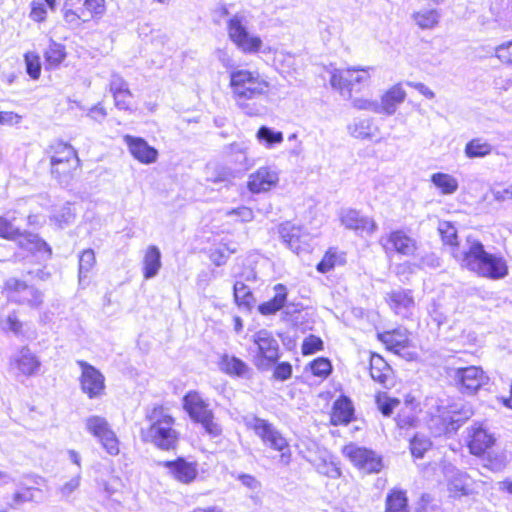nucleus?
<instances>
[{"label":"nucleus","mask_w":512,"mask_h":512,"mask_svg":"<svg viewBox=\"0 0 512 512\" xmlns=\"http://www.w3.org/2000/svg\"><path fill=\"white\" fill-rule=\"evenodd\" d=\"M459 265L479 277L490 280L504 279L509 273L505 258L500 254L489 253L481 241L468 236L462 246L452 251Z\"/></svg>","instance_id":"1"},{"label":"nucleus","mask_w":512,"mask_h":512,"mask_svg":"<svg viewBox=\"0 0 512 512\" xmlns=\"http://www.w3.org/2000/svg\"><path fill=\"white\" fill-rule=\"evenodd\" d=\"M229 87L235 105L248 116H258L264 107L260 101L268 97L270 83L256 70L233 69Z\"/></svg>","instance_id":"2"},{"label":"nucleus","mask_w":512,"mask_h":512,"mask_svg":"<svg viewBox=\"0 0 512 512\" xmlns=\"http://www.w3.org/2000/svg\"><path fill=\"white\" fill-rule=\"evenodd\" d=\"M147 427L140 431L141 438L160 450L170 451L177 447L179 432L174 428L175 419L163 406L147 409L145 415Z\"/></svg>","instance_id":"3"},{"label":"nucleus","mask_w":512,"mask_h":512,"mask_svg":"<svg viewBox=\"0 0 512 512\" xmlns=\"http://www.w3.org/2000/svg\"><path fill=\"white\" fill-rule=\"evenodd\" d=\"M183 406L190 418L200 423L210 436L217 437L221 434L222 429L214 421V415L209 409V404L198 392H188L183 398Z\"/></svg>","instance_id":"4"},{"label":"nucleus","mask_w":512,"mask_h":512,"mask_svg":"<svg viewBox=\"0 0 512 512\" xmlns=\"http://www.w3.org/2000/svg\"><path fill=\"white\" fill-rule=\"evenodd\" d=\"M248 426L254 430L255 434L261 438L263 443L270 448L281 452L280 462L288 465L291 461V452L289 444L283 435L267 420L253 417L248 422Z\"/></svg>","instance_id":"5"},{"label":"nucleus","mask_w":512,"mask_h":512,"mask_svg":"<svg viewBox=\"0 0 512 512\" xmlns=\"http://www.w3.org/2000/svg\"><path fill=\"white\" fill-rule=\"evenodd\" d=\"M252 340L257 346V354L254 357V365L259 370H268L280 358L278 341L272 333L266 329L257 331Z\"/></svg>","instance_id":"6"},{"label":"nucleus","mask_w":512,"mask_h":512,"mask_svg":"<svg viewBox=\"0 0 512 512\" xmlns=\"http://www.w3.org/2000/svg\"><path fill=\"white\" fill-rule=\"evenodd\" d=\"M246 22V17L243 14L233 15L227 23L228 35L231 41L244 53H256L262 46V40L247 31Z\"/></svg>","instance_id":"7"},{"label":"nucleus","mask_w":512,"mask_h":512,"mask_svg":"<svg viewBox=\"0 0 512 512\" xmlns=\"http://www.w3.org/2000/svg\"><path fill=\"white\" fill-rule=\"evenodd\" d=\"M368 79V70L365 69H334L331 72L330 85L344 97L350 98L352 91H359L361 84Z\"/></svg>","instance_id":"8"},{"label":"nucleus","mask_w":512,"mask_h":512,"mask_svg":"<svg viewBox=\"0 0 512 512\" xmlns=\"http://www.w3.org/2000/svg\"><path fill=\"white\" fill-rule=\"evenodd\" d=\"M85 429L101 443L103 449L109 455L116 456L119 454V440L106 418L98 415L87 417L85 419Z\"/></svg>","instance_id":"9"},{"label":"nucleus","mask_w":512,"mask_h":512,"mask_svg":"<svg viewBox=\"0 0 512 512\" xmlns=\"http://www.w3.org/2000/svg\"><path fill=\"white\" fill-rule=\"evenodd\" d=\"M343 453L363 472L378 473L383 468L382 457L374 451L350 444L344 447Z\"/></svg>","instance_id":"10"},{"label":"nucleus","mask_w":512,"mask_h":512,"mask_svg":"<svg viewBox=\"0 0 512 512\" xmlns=\"http://www.w3.org/2000/svg\"><path fill=\"white\" fill-rule=\"evenodd\" d=\"M278 233L283 243L296 254L309 250L311 236L301 226L287 221L279 226Z\"/></svg>","instance_id":"11"},{"label":"nucleus","mask_w":512,"mask_h":512,"mask_svg":"<svg viewBox=\"0 0 512 512\" xmlns=\"http://www.w3.org/2000/svg\"><path fill=\"white\" fill-rule=\"evenodd\" d=\"M6 288L10 291L9 299L15 303L38 307L42 301V293L33 286L15 278L6 281Z\"/></svg>","instance_id":"12"},{"label":"nucleus","mask_w":512,"mask_h":512,"mask_svg":"<svg viewBox=\"0 0 512 512\" xmlns=\"http://www.w3.org/2000/svg\"><path fill=\"white\" fill-rule=\"evenodd\" d=\"M81 368L80 384L84 393L90 399L101 396L105 389V378L103 374L89 363L80 360L77 362Z\"/></svg>","instance_id":"13"},{"label":"nucleus","mask_w":512,"mask_h":512,"mask_svg":"<svg viewBox=\"0 0 512 512\" xmlns=\"http://www.w3.org/2000/svg\"><path fill=\"white\" fill-rule=\"evenodd\" d=\"M454 379L462 392L473 394L487 383L488 377L480 367L469 366L455 371Z\"/></svg>","instance_id":"14"},{"label":"nucleus","mask_w":512,"mask_h":512,"mask_svg":"<svg viewBox=\"0 0 512 512\" xmlns=\"http://www.w3.org/2000/svg\"><path fill=\"white\" fill-rule=\"evenodd\" d=\"M470 452L480 456L490 449L496 442L494 433L490 432L484 423H475L470 428Z\"/></svg>","instance_id":"15"},{"label":"nucleus","mask_w":512,"mask_h":512,"mask_svg":"<svg viewBox=\"0 0 512 512\" xmlns=\"http://www.w3.org/2000/svg\"><path fill=\"white\" fill-rule=\"evenodd\" d=\"M159 465L167 468L169 474L175 480L184 484L193 482L198 475L197 464L195 462H188L182 457L173 461L160 462Z\"/></svg>","instance_id":"16"},{"label":"nucleus","mask_w":512,"mask_h":512,"mask_svg":"<svg viewBox=\"0 0 512 512\" xmlns=\"http://www.w3.org/2000/svg\"><path fill=\"white\" fill-rule=\"evenodd\" d=\"M341 223L350 230L359 235H371L377 230L375 221L367 216L362 215L359 211L349 209L342 213Z\"/></svg>","instance_id":"17"},{"label":"nucleus","mask_w":512,"mask_h":512,"mask_svg":"<svg viewBox=\"0 0 512 512\" xmlns=\"http://www.w3.org/2000/svg\"><path fill=\"white\" fill-rule=\"evenodd\" d=\"M124 141L132 156L143 164H152L157 161L158 151L140 137L125 135Z\"/></svg>","instance_id":"18"},{"label":"nucleus","mask_w":512,"mask_h":512,"mask_svg":"<svg viewBox=\"0 0 512 512\" xmlns=\"http://www.w3.org/2000/svg\"><path fill=\"white\" fill-rule=\"evenodd\" d=\"M279 181L278 173L270 167H260L249 176L248 188L252 193L269 191Z\"/></svg>","instance_id":"19"},{"label":"nucleus","mask_w":512,"mask_h":512,"mask_svg":"<svg viewBox=\"0 0 512 512\" xmlns=\"http://www.w3.org/2000/svg\"><path fill=\"white\" fill-rule=\"evenodd\" d=\"M383 246L404 256L413 255L417 249L416 241L402 230L392 231Z\"/></svg>","instance_id":"20"},{"label":"nucleus","mask_w":512,"mask_h":512,"mask_svg":"<svg viewBox=\"0 0 512 512\" xmlns=\"http://www.w3.org/2000/svg\"><path fill=\"white\" fill-rule=\"evenodd\" d=\"M370 375L374 381L379 382L385 388L393 385L392 369L380 355H371Z\"/></svg>","instance_id":"21"},{"label":"nucleus","mask_w":512,"mask_h":512,"mask_svg":"<svg viewBox=\"0 0 512 512\" xmlns=\"http://www.w3.org/2000/svg\"><path fill=\"white\" fill-rule=\"evenodd\" d=\"M389 303L396 314L407 318L414 308V299L409 290H395L389 294Z\"/></svg>","instance_id":"22"},{"label":"nucleus","mask_w":512,"mask_h":512,"mask_svg":"<svg viewBox=\"0 0 512 512\" xmlns=\"http://www.w3.org/2000/svg\"><path fill=\"white\" fill-rule=\"evenodd\" d=\"M274 296L258 306V311L264 316L273 315L285 307L288 291L285 285L279 283L273 287Z\"/></svg>","instance_id":"23"},{"label":"nucleus","mask_w":512,"mask_h":512,"mask_svg":"<svg viewBox=\"0 0 512 512\" xmlns=\"http://www.w3.org/2000/svg\"><path fill=\"white\" fill-rule=\"evenodd\" d=\"M162 267L161 252L155 245H150L146 249L143 257V277L144 279L154 278Z\"/></svg>","instance_id":"24"},{"label":"nucleus","mask_w":512,"mask_h":512,"mask_svg":"<svg viewBox=\"0 0 512 512\" xmlns=\"http://www.w3.org/2000/svg\"><path fill=\"white\" fill-rule=\"evenodd\" d=\"M406 97V92L403 90L400 84L394 85L390 88L381 99L380 113L392 115L396 112L397 107L401 104Z\"/></svg>","instance_id":"25"},{"label":"nucleus","mask_w":512,"mask_h":512,"mask_svg":"<svg viewBox=\"0 0 512 512\" xmlns=\"http://www.w3.org/2000/svg\"><path fill=\"white\" fill-rule=\"evenodd\" d=\"M219 368L225 374L237 377H245L250 371L249 366L244 361L229 354H223L221 356Z\"/></svg>","instance_id":"26"},{"label":"nucleus","mask_w":512,"mask_h":512,"mask_svg":"<svg viewBox=\"0 0 512 512\" xmlns=\"http://www.w3.org/2000/svg\"><path fill=\"white\" fill-rule=\"evenodd\" d=\"M50 165L65 164L67 162H75L78 158L76 150L67 143L57 141L50 146Z\"/></svg>","instance_id":"27"},{"label":"nucleus","mask_w":512,"mask_h":512,"mask_svg":"<svg viewBox=\"0 0 512 512\" xmlns=\"http://www.w3.org/2000/svg\"><path fill=\"white\" fill-rule=\"evenodd\" d=\"M18 244L20 247L30 252H45L48 256H51L52 250L50 246L41 239L37 234L24 232L17 236Z\"/></svg>","instance_id":"28"},{"label":"nucleus","mask_w":512,"mask_h":512,"mask_svg":"<svg viewBox=\"0 0 512 512\" xmlns=\"http://www.w3.org/2000/svg\"><path fill=\"white\" fill-rule=\"evenodd\" d=\"M492 151L493 146L481 137L471 139L464 148V154L469 159L484 158L490 155Z\"/></svg>","instance_id":"29"},{"label":"nucleus","mask_w":512,"mask_h":512,"mask_svg":"<svg viewBox=\"0 0 512 512\" xmlns=\"http://www.w3.org/2000/svg\"><path fill=\"white\" fill-rule=\"evenodd\" d=\"M16 364L19 371L26 376L35 374L40 368V361L28 348L21 349Z\"/></svg>","instance_id":"30"},{"label":"nucleus","mask_w":512,"mask_h":512,"mask_svg":"<svg viewBox=\"0 0 512 512\" xmlns=\"http://www.w3.org/2000/svg\"><path fill=\"white\" fill-rule=\"evenodd\" d=\"M234 299L236 304L245 310H251L256 299L251 289L242 281H236L233 286Z\"/></svg>","instance_id":"31"},{"label":"nucleus","mask_w":512,"mask_h":512,"mask_svg":"<svg viewBox=\"0 0 512 512\" xmlns=\"http://www.w3.org/2000/svg\"><path fill=\"white\" fill-rule=\"evenodd\" d=\"M431 182L440 190L441 194L443 195H452L459 188L458 180L454 176L447 173L437 172L432 174Z\"/></svg>","instance_id":"32"},{"label":"nucleus","mask_w":512,"mask_h":512,"mask_svg":"<svg viewBox=\"0 0 512 512\" xmlns=\"http://www.w3.org/2000/svg\"><path fill=\"white\" fill-rule=\"evenodd\" d=\"M385 512H408L406 493L402 490H391L386 497Z\"/></svg>","instance_id":"33"},{"label":"nucleus","mask_w":512,"mask_h":512,"mask_svg":"<svg viewBox=\"0 0 512 512\" xmlns=\"http://www.w3.org/2000/svg\"><path fill=\"white\" fill-rule=\"evenodd\" d=\"M448 490L453 497L466 495L469 491V478L461 471L452 472L448 478Z\"/></svg>","instance_id":"34"},{"label":"nucleus","mask_w":512,"mask_h":512,"mask_svg":"<svg viewBox=\"0 0 512 512\" xmlns=\"http://www.w3.org/2000/svg\"><path fill=\"white\" fill-rule=\"evenodd\" d=\"M348 130L351 136L357 139H370L375 135L377 130L371 119H356L352 124L348 126Z\"/></svg>","instance_id":"35"},{"label":"nucleus","mask_w":512,"mask_h":512,"mask_svg":"<svg viewBox=\"0 0 512 512\" xmlns=\"http://www.w3.org/2000/svg\"><path fill=\"white\" fill-rule=\"evenodd\" d=\"M413 20L421 29H432L440 19V13L437 9H421L412 15Z\"/></svg>","instance_id":"36"},{"label":"nucleus","mask_w":512,"mask_h":512,"mask_svg":"<svg viewBox=\"0 0 512 512\" xmlns=\"http://www.w3.org/2000/svg\"><path fill=\"white\" fill-rule=\"evenodd\" d=\"M447 414L452 424L460 425L474 415V410L470 403H454L449 407Z\"/></svg>","instance_id":"37"},{"label":"nucleus","mask_w":512,"mask_h":512,"mask_svg":"<svg viewBox=\"0 0 512 512\" xmlns=\"http://www.w3.org/2000/svg\"><path fill=\"white\" fill-rule=\"evenodd\" d=\"M383 342L388 349L400 354L402 350L408 347L409 339L405 333L399 331L387 332L382 336Z\"/></svg>","instance_id":"38"},{"label":"nucleus","mask_w":512,"mask_h":512,"mask_svg":"<svg viewBox=\"0 0 512 512\" xmlns=\"http://www.w3.org/2000/svg\"><path fill=\"white\" fill-rule=\"evenodd\" d=\"M256 138L266 148H273L284 139L281 131H275L268 126H261L256 133Z\"/></svg>","instance_id":"39"},{"label":"nucleus","mask_w":512,"mask_h":512,"mask_svg":"<svg viewBox=\"0 0 512 512\" xmlns=\"http://www.w3.org/2000/svg\"><path fill=\"white\" fill-rule=\"evenodd\" d=\"M333 410V417L341 423L350 422L354 413L352 403L346 397L338 399L334 403Z\"/></svg>","instance_id":"40"},{"label":"nucleus","mask_w":512,"mask_h":512,"mask_svg":"<svg viewBox=\"0 0 512 512\" xmlns=\"http://www.w3.org/2000/svg\"><path fill=\"white\" fill-rule=\"evenodd\" d=\"M237 247L235 243H223L211 251L210 260L216 266L224 265L231 254L236 253Z\"/></svg>","instance_id":"41"},{"label":"nucleus","mask_w":512,"mask_h":512,"mask_svg":"<svg viewBox=\"0 0 512 512\" xmlns=\"http://www.w3.org/2000/svg\"><path fill=\"white\" fill-rule=\"evenodd\" d=\"M80 165L79 158H75V162H67L65 164H55L51 166V173L58 179L60 183H68L72 177V171L76 170Z\"/></svg>","instance_id":"42"},{"label":"nucleus","mask_w":512,"mask_h":512,"mask_svg":"<svg viewBox=\"0 0 512 512\" xmlns=\"http://www.w3.org/2000/svg\"><path fill=\"white\" fill-rule=\"evenodd\" d=\"M96 263L95 253L92 249L84 250L79 256V283L82 284L88 273Z\"/></svg>","instance_id":"43"},{"label":"nucleus","mask_w":512,"mask_h":512,"mask_svg":"<svg viewBox=\"0 0 512 512\" xmlns=\"http://www.w3.org/2000/svg\"><path fill=\"white\" fill-rule=\"evenodd\" d=\"M66 57L65 47L54 41L50 42L45 51V59L50 66H58Z\"/></svg>","instance_id":"44"},{"label":"nucleus","mask_w":512,"mask_h":512,"mask_svg":"<svg viewBox=\"0 0 512 512\" xmlns=\"http://www.w3.org/2000/svg\"><path fill=\"white\" fill-rule=\"evenodd\" d=\"M439 233L442 237V240L445 244L451 246V252L454 248L462 246L457 242V230L450 222H441L439 224Z\"/></svg>","instance_id":"45"},{"label":"nucleus","mask_w":512,"mask_h":512,"mask_svg":"<svg viewBox=\"0 0 512 512\" xmlns=\"http://www.w3.org/2000/svg\"><path fill=\"white\" fill-rule=\"evenodd\" d=\"M431 441L424 435H415L410 442L411 454L416 458H422L424 453L431 447Z\"/></svg>","instance_id":"46"},{"label":"nucleus","mask_w":512,"mask_h":512,"mask_svg":"<svg viewBox=\"0 0 512 512\" xmlns=\"http://www.w3.org/2000/svg\"><path fill=\"white\" fill-rule=\"evenodd\" d=\"M310 369L313 375L326 378L332 371V365L327 358H317L310 363Z\"/></svg>","instance_id":"47"},{"label":"nucleus","mask_w":512,"mask_h":512,"mask_svg":"<svg viewBox=\"0 0 512 512\" xmlns=\"http://www.w3.org/2000/svg\"><path fill=\"white\" fill-rule=\"evenodd\" d=\"M399 400L395 398H390L386 393H379L376 396V404L378 409L384 416L391 415L393 409L399 405Z\"/></svg>","instance_id":"48"},{"label":"nucleus","mask_w":512,"mask_h":512,"mask_svg":"<svg viewBox=\"0 0 512 512\" xmlns=\"http://www.w3.org/2000/svg\"><path fill=\"white\" fill-rule=\"evenodd\" d=\"M26 71L32 79H38L41 73L40 58L37 54L28 52L25 54Z\"/></svg>","instance_id":"49"},{"label":"nucleus","mask_w":512,"mask_h":512,"mask_svg":"<svg viewBox=\"0 0 512 512\" xmlns=\"http://www.w3.org/2000/svg\"><path fill=\"white\" fill-rule=\"evenodd\" d=\"M34 500L33 488H25L22 491H17L12 496V501L7 503V506L11 509H16L20 505L32 502Z\"/></svg>","instance_id":"50"},{"label":"nucleus","mask_w":512,"mask_h":512,"mask_svg":"<svg viewBox=\"0 0 512 512\" xmlns=\"http://www.w3.org/2000/svg\"><path fill=\"white\" fill-rule=\"evenodd\" d=\"M109 91L112 93V95L118 94L120 92L125 93L126 95H131V91L128 88V83L118 73H113L111 75Z\"/></svg>","instance_id":"51"},{"label":"nucleus","mask_w":512,"mask_h":512,"mask_svg":"<svg viewBox=\"0 0 512 512\" xmlns=\"http://www.w3.org/2000/svg\"><path fill=\"white\" fill-rule=\"evenodd\" d=\"M75 214L69 205L63 206L59 211L53 215V219L56 221L60 228L67 226L73 222Z\"/></svg>","instance_id":"52"},{"label":"nucleus","mask_w":512,"mask_h":512,"mask_svg":"<svg viewBox=\"0 0 512 512\" xmlns=\"http://www.w3.org/2000/svg\"><path fill=\"white\" fill-rule=\"evenodd\" d=\"M339 259L340 257L336 254V252L329 250L326 252L322 260L317 264L316 269L320 273L329 272L336 266Z\"/></svg>","instance_id":"53"},{"label":"nucleus","mask_w":512,"mask_h":512,"mask_svg":"<svg viewBox=\"0 0 512 512\" xmlns=\"http://www.w3.org/2000/svg\"><path fill=\"white\" fill-rule=\"evenodd\" d=\"M86 17L89 19L94 15H102L105 11V0H84L83 3Z\"/></svg>","instance_id":"54"},{"label":"nucleus","mask_w":512,"mask_h":512,"mask_svg":"<svg viewBox=\"0 0 512 512\" xmlns=\"http://www.w3.org/2000/svg\"><path fill=\"white\" fill-rule=\"evenodd\" d=\"M323 349V341L315 336L310 335L304 339L302 344L303 355H311Z\"/></svg>","instance_id":"55"},{"label":"nucleus","mask_w":512,"mask_h":512,"mask_svg":"<svg viewBox=\"0 0 512 512\" xmlns=\"http://www.w3.org/2000/svg\"><path fill=\"white\" fill-rule=\"evenodd\" d=\"M18 235H20V229L15 227L6 218L0 217V237L16 240Z\"/></svg>","instance_id":"56"},{"label":"nucleus","mask_w":512,"mask_h":512,"mask_svg":"<svg viewBox=\"0 0 512 512\" xmlns=\"http://www.w3.org/2000/svg\"><path fill=\"white\" fill-rule=\"evenodd\" d=\"M317 470L319 473L332 479H336L341 476L340 468L333 461L328 462L324 460L321 464L317 466Z\"/></svg>","instance_id":"57"},{"label":"nucleus","mask_w":512,"mask_h":512,"mask_svg":"<svg viewBox=\"0 0 512 512\" xmlns=\"http://www.w3.org/2000/svg\"><path fill=\"white\" fill-rule=\"evenodd\" d=\"M292 376V365L289 362L278 363L273 377L279 381H286Z\"/></svg>","instance_id":"58"},{"label":"nucleus","mask_w":512,"mask_h":512,"mask_svg":"<svg viewBox=\"0 0 512 512\" xmlns=\"http://www.w3.org/2000/svg\"><path fill=\"white\" fill-rule=\"evenodd\" d=\"M495 54L503 63L512 64V42L499 45L495 50Z\"/></svg>","instance_id":"59"},{"label":"nucleus","mask_w":512,"mask_h":512,"mask_svg":"<svg viewBox=\"0 0 512 512\" xmlns=\"http://www.w3.org/2000/svg\"><path fill=\"white\" fill-rule=\"evenodd\" d=\"M80 475H76L63 486L60 487L59 492L62 498H68L73 492H75L80 485Z\"/></svg>","instance_id":"60"},{"label":"nucleus","mask_w":512,"mask_h":512,"mask_svg":"<svg viewBox=\"0 0 512 512\" xmlns=\"http://www.w3.org/2000/svg\"><path fill=\"white\" fill-rule=\"evenodd\" d=\"M353 106L360 110H369L375 113H380V105L376 101L357 98L353 101Z\"/></svg>","instance_id":"61"},{"label":"nucleus","mask_w":512,"mask_h":512,"mask_svg":"<svg viewBox=\"0 0 512 512\" xmlns=\"http://www.w3.org/2000/svg\"><path fill=\"white\" fill-rule=\"evenodd\" d=\"M226 214L228 216L235 215V216L239 217L240 220L243 222H249L254 217L253 211L250 208L245 207V206L229 210Z\"/></svg>","instance_id":"62"},{"label":"nucleus","mask_w":512,"mask_h":512,"mask_svg":"<svg viewBox=\"0 0 512 512\" xmlns=\"http://www.w3.org/2000/svg\"><path fill=\"white\" fill-rule=\"evenodd\" d=\"M46 14H47V11H46L44 4L36 3V2L32 3V9L30 12V17L32 20H34L36 22H42L45 20Z\"/></svg>","instance_id":"63"},{"label":"nucleus","mask_w":512,"mask_h":512,"mask_svg":"<svg viewBox=\"0 0 512 512\" xmlns=\"http://www.w3.org/2000/svg\"><path fill=\"white\" fill-rule=\"evenodd\" d=\"M133 94L126 95L125 93H118L113 95L115 106L120 110H130V98Z\"/></svg>","instance_id":"64"}]
</instances>
